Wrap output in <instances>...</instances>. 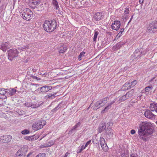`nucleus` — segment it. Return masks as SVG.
<instances>
[{"label":"nucleus","mask_w":157,"mask_h":157,"mask_svg":"<svg viewBox=\"0 0 157 157\" xmlns=\"http://www.w3.org/2000/svg\"><path fill=\"white\" fill-rule=\"evenodd\" d=\"M24 105L28 107H30L31 103L26 102L24 104Z\"/></svg>","instance_id":"nucleus-51"},{"label":"nucleus","mask_w":157,"mask_h":157,"mask_svg":"<svg viewBox=\"0 0 157 157\" xmlns=\"http://www.w3.org/2000/svg\"><path fill=\"white\" fill-rule=\"evenodd\" d=\"M85 52L82 51L81 52L78 56V60L79 61H80L82 59V57H83L85 56Z\"/></svg>","instance_id":"nucleus-32"},{"label":"nucleus","mask_w":157,"mask_h":157,"mask_svg":"<svg viewBox=\"0 0 157 157\" xmlns=\"http://www.w3.org/2000/svg\"><path fill=\"white\" fill-rule=\"evenodd\" d=\"M25 139L26 140H28L29 141H33L35 140V139L34 138V136H26Z\"/></svg>","instance_id":"nucleus-36"},{"label":"nucleus","mask_w":157,"mask_h":157,"mask_svg":"<svg viewBox=\"0 0 157 157\" xmlns=\"http://www.w3.org/2000/svg\"><path fill=\"white\" fill-rule=\"evenodd\" d=\"M29 133V131L27 129H24L21 131V133L23 135L27 134Z\"/></svg>","instance_id":"nucleus-42"},{"label":"nucleus","mask_w":157,"mask_h":157,"mask_svg":"<svg viewBox=\"0 0 157 157\" xmlns=\"http://www.w3.org/2000/svg\"><path fill=\"white\" fill-rule=\"evenodd\" d=\"M67 48L66 45L62 44L59 45L58 48V51L59 53H63L66 52Z\"/></svg>","instance_id":"nucleus-12"},{"label":"nucleus","mask_w":157,"mask_h":157,"mask_svg":"<svg viewBox=\"0 0 157 157\" xmlns=\"http://www.w3.org/2000/svg\"><path fill=\"white\" fill-rule=\"evenodd\" d=\"M33 14V12L30 9L27 8L26 11L23 12L21 14V17L24 19L29 21L32 18Z\"/></svg>","instance_id":"nucleus-5"},{"label":"nucleus","mask_w":157,"mask_h":157,"mask_svg":"<svg viewBox=\"0 0 157 157\" xmlns=\"http://www.w3.org/2000/svg\"><path fill=\"white\" fill-rule=\"evenodd\" d=\"M124 15H128L129 13V10L128 8H125L124 11Z\"/></svg>","instance_id":"nucleus-47"},{"label":"nucleus","mask_w":157,"mask_h":157,"mask_svg":"<svg viewBox=\"0 0 157 157\" xmlns=\"http://www.w3.org/2000/svg\"><path fill=\"white\" fill-rule=\"evenodd\" d=\"M40 4V0H30V6L32 8L34 9Z\"/></svg>","instance_id":"nucleus-9"},{"label":"nucleus","mask_w":157,"mask_h":157,"mask_svg":"<svg viewBox=\"0 0 157 157\" xmlns=\"http://www.w3.org/2000/svg\"><path fill=\"white\" fill-rule=\"evenodd\" d=\"M28 150V147L27 146L25 145L21 147L18 151H20V152L22 154L23 153L25 155L26 153L27 152Z\"/></svg>","instance_id":"nucleus-20"},{"label":"nucleus","mask_w":157,"mask_h":157,"mask_svg":"<svg viewBox=\"0 0 157 157\" xmlns=\"http://www.w3.org/2000/svg\"><path fill=\"white\" fill-rule=\"evenodd\" d=\"M124 29H121V30L120 31V32H119V34H120V35H121L122 33L124 32Z\"/></svg>","instance_id":"nucleus-59"},{"label":"nucleus","mask_w":157,"mask_h":157,"mask_svg":"<svg viewBox=\"0 0 157 157\" xmlns=\"http://www.w3.org/2000/svg\"><path fill=\"white\" fill-rule=\"evenodd\" d=\"M134 92V91L133 89L131 90L125 94L126 97H127L128 99L131 98L133 95Z\"/></svg>","instance_id":"nucleus-23"},{"label":"nucleus","mask_w":157,"mask_h":157,"mask_svg":"<svg viewBox=\"0 0 157 157\" xmlns=\"http://www.w3.org/2000/svg\"><path fill=\"white\" fill-rule=\"evenodd\" d=\"M121 26L120 22L119 21H116L112 23L111 25L112 29L116 30H117L120 28Z\"/></svg>","instance_id":"nucleus-11"},{"label":"nucleus","mask_w":157,"mask_h":157,"mask_svg":"<svg viewBox=\"0 0 157 157\" xmlns=\"http://www.w3.org/2000/svg\"><path fill=\"white\" fill-rule=\"evenodd\" d=\"M130 86V82H127L125 83L123 86L122 89L123 90H126L128 89H129L131 88Z\"/></svg>","instance_id":"nucleus-21"},{"label":"nucleus","mask_w":157,"mask_h":157,"mask_svg":"<svg viewBox=\"0 0 157 157\" xmlns=\"http://www.w3.org/2000/svg\"><path fill=\"white\" fill-rule=\"evenodd\" d=\"M7 91L6 89L3 88H0V95H4L6 94Z\"/></svg>","instance_id":"nucleus-29"},{"label":"nucleus","mask_w":157,"mask_h":157,"mask_svg":"<svg viewBox=\"0 0 157 157\" xmlns=\"http://www.w3.org/2000/svg\"><path fill=\"white\" fill-rule=\"evenodd\" d=\"M56 94V93L53 94H49L46 95L45 96V98L46 99L50 98L52 99L55 97Z\"/></svg>","instance_id":"nucleus-24"},{"label":"nucleus","mask_w":157,"mask_h":157,"mask_svg":"<svg viewBox=\"0 0 157 157\" xmlns=\"http://www.w3.org/2000/svg\"><path fill=\"white\" fill-rule=\"evenodd\" d=\"M103 16V14L101 12H97L95 14L94 18L96 21H99L101 19Z\"/></svg>","instance_id":"nucleus-16"},{"label":"nucleus","mask_w":157,"mask_h":157,"mask_svg":"<svg viewBox=\"0 0 157 157\" xmlns=\"http://www.w3.org/2000/svg\"><path fill=\"white\" fill-rule=\"evenodd\" d=\"M101 42V45L102 46H105L107 44V41L105 40L104 39L102 40Z\"/></svg>","instance_id":"nucleus-48"},{"label":"nucleus","mask_w":157,"mask_h":157,"mask_svg":"<svg viewBox=\"0 0 157 157\" xmlns=\"http://www.w3.org/2000/svg\"><path fill=\"white\" fill-rule=\"evenodd\" d=\"M6 136H3L0 137V143H5Z\"/></svg>","instance_id":"nucleus-39"},{"label":"nucleus","mask_w":157,"mask_h":157,"mask_svg":"<svg viewBox=\"0 0 157 157\" xmlns=\"http://www.w3.org/2000/svg\"><path fill=\"white\" fill-rule=\"evenodd\" d=\"M137 83V81L136 80H134L130 82V86L131 87H134Z\"/></svg>","instance_id":"nucleus-41"},{"label":"nucleus","mask_w":157,"mask_h":157,"mask_svg":"<svg viewBox=\"0 0 157 157\" xmlns=\"http://www.w3.org/2000/svg\"><path fill=\"white\" fill-rule=\"evenodd\" d=\"M61 103L59 104L56 107H55L54 109L52 110V112H55L56 111L61 107Z\"/></svg>","instance_id":"nucleus-38"},{"label":"nucleus","mask_w":157,"mask_h":157,"mask_svg":"<svg viewBox=\"0 0 157 157\" xmlns=\"http://www.w3.org/2000/svg\"><path fill=\"white\" fill-rule=\"evenodd\" d=\"M12 139V136H6L5 143H7L10 141Z\"/></svg>","instance_id":"nucleus-33"},{"label":"nucleus","mask_w":157,"mask_h":157,"mask_svg":"<svg viewBox=\"0 0 157 157\" xmlns=\"http://www.w3.org/2000/svg\"><path fill=\"white\" fill-rule=\"evenodd\" d=\"M52 89V86L45 85L44 86L38 88V90H39L40 91V93H45L51 90Z\"/></svg>","instance_id":"nucleus-7"},{"label":"nucleus","mask_w":157,"mask_h":157,"mask_svg":"<svg viewBox=\"0 0 157 157\" xmlns=\"http://www.w3.org/2000/svg\"><path fill=\"white\" fill-rule=\"evenodd\" d=\"M33 154V152H30L27 155V157H29L30 155H31Z\"/></svg>","instance_id":"nucleus-63"},{"label":"nucleus","mask_w":157,"mask_h":157,"mask_svg":"<svg viewBox=\"0 0 157 157\" xmlns=\"http://www.w3.org/2000/svg\"><path fill=\"white\" fill-rule=\"evenodd\" d=\"M40 147H40L41 148L48 147V146H47L46 144H43V145H41L40 146Z\"/></svg>","instance_id":"nucleus-58"},{"label":"nucleus","mask_w":157,"mask_h":157,"mask_svg":"<svg viewBox=\"0 0 157 157\" xmlns=\"http://www.w3.org/2000/svg\"><path fill=\"white\" fill-rule=\"evenodd\" d=\"M7 4L5 2L2 4L1 6H0V14L2 13L3 11L4 10L7 6Z\"/></svg>","instance_id":"nucleus-25"},{"label":"nucleus","mask_w":157,"mask_h":157,"mask_svg":"<svg viewBox=\"0 0 157 157\" xmlns=\"http://www.w3.org/2000/svg\"><path fill=\"white\" fill-rule=\"evenodd\" d=\"M127 99H128V98L127 97H126V94L124 95L120 98L119 100V102L120 103L121 101H124Z\"/></svg>","instance_id":"nucleus-34"},{"label":"nucleus","mask_w":157,"mask_h":157,"mask_svg":"<svg viewBox=\"0 0 157 157\" xmlns=\"http://www.w3.org/2000/svg\"><path fill=\"white\" fill-rule=\"evenodd\" d=\"M83 150L81 148L80 149H79L77 151V153H81Z\"/></svg>","instance_id":"nucleus-61"},{"label":"nucleus","mask_w":157,"mask_h":157,"mask_svg":"<svg viewBox=\"0 0 157 157\" xmlns=\"http://www.w3.org/2000/svg\"><path fill=\"white\" fill-rule=\"evenodd\" d=\"M138 129L139 137L144 141H146L149 135L152 134L154 131L153 124L147 121L140 123Z\"/></svg>","instance_id":"nucleus-1"},{"label":"nucleus","mask_w":157,"mask_h":157,"mask_svg":"<svg viewBox=\"0 0 157 157\" xmlns=\"http://www.w3.org/2000/svg\"><path fill=\"white\" fill-rule=\"evenodd\" d=\"M7 91V95L11 96L15 94L16 91V90L15 88H10L9 89H6Z\"/></svg>","instance_id":"nucleus-15"},{"label":"nucleus","mask_w":157,"mask_h":157,"mask_svg":"<svg viewBox=\"0 0 157 157\" xmlns=\"http://www.w3.org/2000/svg\"><path fill=\"white\" fill-rule=\"evenodd\" d=\"M130 157H138V156L136 154L132 153L131 154Z\"/></svg>","instance_id":"nucleus-52"},{"label":"nucleus","mask_w":157,"mask_h":157,"mask_svg":"<svg viewBox=\"0 0 157 157\" xmlns=\"http://www.w3.org/2000/svg\"><path fill=\"white\" fill-rule=\"evenodd\" d=\"M116 100H117V99L116 98H115L114 100H113V101H112L110 103H109L108 104L109 105H112L115 102V101H116Z\"/></svg>","instance_id":"nucleus-54"},{"label":"nucleus","mask_w":157,"mask_h":157,"mask_svg":"<svg viewBox=\"0 0 157 157\" xmlns=\"http://www.w3.org/2000/svg\"><path fill=\"white\" fill-rule=\"evenodd\" d=\"M136 132V131L134 129H132L131 130L130 133L132 135L134 134Z\"/></svg>","instance_id":"nucleus-57"},{"label":"nucleus","mask_w":157,"mask_h":157,"mask_svg":"<svg viewBox=\"0 0 157 157\" xmlns=\"http://www.w3.org/2000/svg\"><path fill=\"white\" fill-rule=\"evenodd\" d=\"M39 105H37L33 103H31L30 107L33 108H36L38 107Z\"/></svg>","instance_id":"nucleus-45"},{"label":"nucleus","mask_w":157,"mask_h":157,"mask_svg":"<svg viewBox=\"0 0 157 157\" xmlns=\"http://www.w3.org/2000/svg\"><path fill=\"white\" fill-rule=\"evenodd\" d=\"M10 45L9 43H3L0 44V49L2 50L4 52H6V50L10 48Z\"/></svg>","instance_id":"nucleus-8"},{"label":"nucleus","mask_w":157,"mask_h":157,"mask_svg":"<svg viewBox=\"0 0 157 157\" xmlns=\"http://www.w3.org/2000/svg\"><path fill=\"white\" fill-rule=\"evenodd\" d=\"M45 121L40 120L34 123L32 126V128L35 131H37L42 128L46 124Z\"/></svg>","instance_id":"nucleus-3"},{"label":"nucleus","mask_w":157,"mask_h":157,"mask_svg":"<svg viewBox=\"0 0 157 157\" xmlns=\"http://www.w3.org/2000/svg\"><path fill=\"white\" fill-rule=\"evenodd\" d=\"M46 155L45 153H40L38 154L36 156V157H45Z\"/></svg>","instance_id":"nucleus-43"},{"label":"nucleus","mask_w":157,"mask_h":157,"mask_svg":"<svg viewBox=\"0 0 157 157\" xmlns=\"http://www.w3.org/2000/svg\"><path fill=\"white\" fill-rule=\"evenodd\" d=\"M25 155L23 153L22 154L20 152V151H18L16 152L15 157H25Z\"/></svg>","instance_id":"nucleus-30"},{"label":"nucleus","mask_w":157,"mask_h":157,"mask_svg":"<svg viewBox=\"0 0 157 157\" xmlns=\"http://www.w3.org/2000/svg\"><path fill=\"white\" fill-rule=\"evenodd\" d=\"M31 77L33 78V79H35L37 80H39L40 79L37 77L34 76L33 75H31Z\"/></svg>","instance_id":"nucleus-49"},{"label":"nucleus","mask_w":157,"mask_h":157,"mask_svg":"<svg viewBox=\"0 0 157 157\" xmlns=\"http://www.w3.org/2000/svg\"><path fill=\"white\" fill-rule=\"evenodd\" d=\"M100 144L102 149L104 150L107 147L105 140L103 137H100L99 140Z\"/></svg>","instance_id":"nucleus-13"},{"label":"nucleus","mask_w":157,"mask_h":157,"mask_svg":"<svg viewBox=\"0 0 157 157\" xmlns=\"http://www.w3.org/2000/svg\"><path fill=\"white\" fill-rule=\"evenodd\" d=\"M29 45L28 44V45H26V46H24L23 47V48H24V50H26V49H28L29 48Z\"/></svg>","instance_id":"nucleus-53"},{"label":"nucleus","mask_w":157,"mask_h":157,"mask_svg":"<svg viewBox=\"0 0 157 157\" xmlns=\"http://www.w3.org/2000/svg\"><path fill=\"white\" fill-rule=\"evenodd\" d=\"M91 142V140H90L88 141L86 143L85 146V147H87L88 145Z\"/></svg>","instance_id":"nucleus-56"},{"label":"nucleus","mask_w":157,"mask_h":157,"mask_svg":"<svg viewBox=\"0 0 157 157\" xmlns=\"http://www.w3.org/2000/svg\"><path fill=\"white\" fill-rule=\"evenodd\" d=\"M108 99H109V98H104L100 100V102L101 104L103 105V106L106 103Z\"/></svg>","instance_id":"nucleus-27"},{"label":"nucleus","mask_w":157,"mask_h":157,"mask_svg":"<svg viewBox=\"0 0 157 157\" xmlns=\"http://www.w3.org/2000/svg\"><path fill=\"white\" fill-rule=\"evenodd\" d=\"M81 123L80 122H79L77 123L73 127V129H74L75 130H76V129L78 128L81 125Z\"/></svg>","instance_id":"nucleus-37"},{"label":"nucleus","mask_w":157,"mask_h":157,"mask_svg":"<svg viewBox=\"0 0 157 157\" xmlns=\"http://www.w3.org/2000/svg\"><path fill=\"white\" fill-rule=\"evenodd\" d=\"M20 115H23L24 113V112L23 111H20L18 113Z\"/></svg>","instance_id":"nucleus-60"},{"label":"nucleus","mask_w":157,"mask_h":157,"mask_svg":"<svg viewBox=\"0 0 157 157\" xmlns=\"http://www.w3.org/2000/svg\"><path fill=\"white\" fill-rule=\"evenodd\" d=\"M153 88L152 86H148L146 87L145 88V91L146 92H148L150 91V90H151Z\"/></svg>","instance_id":"nucleus-44"},{"label":"nucleus","mask_w":157,"mask_h":157,"mask_svg":"<svg viewBox=\"0 0 157 157\" xmlns=\"http://www.w3.org/2000/svg\"><path fill=\"white\" fill-rule=\"evenodd\" d=\"M98 32L96 30L94 31V35L93 38V41L95 42L96 41V39L98 35Z\"/></svg>","instance_id":"nucleus-31"},{"label":"nucleus","mask_w":157,"mask_h":157,"mask_svg":"<svg viewBox=\"0 0 157 157\" xmlns=\"http://www.w3.org/2000/svg\"><path fill=\"white\" fill-rule=\"evenodd\" d=\"M106 126L105 123H102L100 124V126L98 129V131L99 133H101L104 130L106 129Z\"/></svg>","instance_id":"nucleus-14"},{"label":"nucleus","mask_w":157,"mask_h":157,"mask_svg":"<svg viewBox=\"0 0 157 157\" xmlns=\"http://www.w3.org/2000/svg\"><path fill=\"white\" fill-rule=\"evenodd\" d=\"M17 49L18 50L20 51H24L23 47L22 46H20Z\"/></svg>","instance_id":"nucleus-55"},{"label":"nucleus","mask_w":157,"mask_h":157,"mask_svg":"<svg viewBox=\"0 0 157 157\" xmlns=\"http://www.w3.org/2000/svg\"><path fill=\"white\" fill-rule=\"evenodd\" d=\"M102 106L103 105L101 104L99 100L97 101L92 108L94 110H96Z\"/></svg>","instance_id":"nucleus-18"},{"label":"nucleus","mask_w":157,"mask_h":157,"mask_svg":"<svg viewBox=\"0 0 157 157\" xmlns=\"http://www.w3.org/2000/svg\"><path fill=\"white\" fill-rule=\"evenodd\" d=\"M8 59L10 61H12L13 59L18 56L19 52L15 49H11L8 51Z\"/></svg>","instance_id":"nucleus-4"},{"label":"nucleus","mask_w":157,"mask_h":157,"mask_svg":"<svg viewBox=\"0 0 157 157\" xmlns=\"http://www.w3.org/2000/svg\"><path fill=\"white\" fill-rule=\"evenodd\" d=\"M113 124V123L111 121H109L106 124V129H108L109 128H110L109 127L112 126Z\"/></svg>","instance_id":"nucleus-40"},{"label":"nucleus","mask_w":157,"mask_h":157,"mask_svg":"<svg viewBox=\"0 0 157 157\" xmlns=\"http://www.w3.org/2000/svg\"><path fill=\"white\" fill-rule=\"evenodd\" d=\"M52 3L53 5L54 6V8L56 9L57 10H59V6L57 0H52Z\"/></svg>","instance_id":"nucleus-22"},{"label":"nucleus","mask_w":157,"mask_h":157,"mask_svg":"<svg viewBox=\"0 0 157 157\" xmlns=\"http://www.w3.org/2000/svg\"><path fill=\"white\" fill-rule=\"evenodd\" d=\"M144 115L145 117L148 118H152L155 115L153 114L149 109H147L145 112Z\"/></svg>","instance_id":"nucleus-17"},{"label":"nucleus","mask_w":157,"mask_h":157,"mask_svg":"<svg viewBox=\"0 0 157 157\" xmlns=\"http://www.w3.org/2000/svg\"><path fill=\"white\" fill-rule=\"evenodd\" d=\"M55 143V141L54 140H51L49 141L46 143V144L47 146H48V147H50L52 146Z\"/></svg>","instance_id":"nucleus-28"},{"label":"nucleus","mask_w":157,"mask_h":157,"mask_svg":"<svg viewBox=\"0 0 157 157\" xmlns=\"http://www.w3.org/2000/svg\"><path fill=\"white\" fill-rule=\"evenodd\" d=\"M57 21L55 19L44 21L43 27L44 30L47 32H51L54 31L56 28Z\"/></svg>","instance_id":"nucleus-2"},{"label":"nucleus","mask_w":157,"mask_h":157,"mask_svg":"<svg viewBox=\"0 0 157 157\" xmlns=\"http://www.w3.org/2000/svg\"><path fill=\"white\" fill-rule=\"evenodd\" d=\"M121 155L122 157H128L129 155L128 151L124 150V151L121 153Z\"/></svg>","instance_id":"nucleus-26"},{"label":"nucleus","mask_w":157,"mask_h":157,"mask_svg":"<svg viewBox=\"0 0 157 157\" xmlns=\"http://www.w3.org/2000/svg\"><path fill=\"white\" fill-rule=\"evenodd\" d=\"M75 131V130L74 129H73V128H72V129L69 132L68 134L69 135H71L73 132L75 133V132H74Z\"/></svg>","instance_id":"nucleus-50"},{"label":"nucleus","mask_w":157,"mask_h":157,"mask_svg":"<svg viewBox=\"0 0 157 157\" xmlns=\"http://www.w3.org/2000/svg\"><path fill=\"white\" fill-rule=\"evenodd\" d=\"M157 31V21L152 22L149 24L147 27V32L152 33Z\"/></svg>","instance_id":"nucleus-6"},{"label":"nucleus","mask_w":157,"mask_h":157,"mask_svg":"<svg viewBox=\"0 0 157 157\" xmlns=\"http://www.w3.org/2000/svg\"><path fill=\"white\" fill-rule=\"evenodd\" d=\"M150 109L151 111L157 113V103H153L150 104Z\"/></svg>","instance_id":"nucleus-19"},{"label":"nucleus","mask_w":157,"mask_h":157,"mask_svg":"<svg viewBox=\"0 0 157 157\" xmlns=\"http://www.w3.org/2000/svg\"><path fill=\"white\" fill-rule=\"evenodd\" d=\"M113 130L111 128H109L108 129H105L106 136L108 139H110L113 137Z\"/></svg>","instance_id":"nucleus-10"},{"label":"nucleus","mask_w":157,"mask_h":157,"mask_svg":"<svg viewBox=\"0 0 157 157\" xmlns=\"http://www.w3.org/2000/svg\"><path fill=\"white\" fill-rule=\"evenodd\" d=\"M123 45V44H121V43H119L117 44L116 45V50L120 48H121V47Z\"/></svg>","instance_id":"nucleus-46"},{"label":"nucleus","mask_w":157,"mask_h":157,"mask_svg":"<svg viewBox=\"0 0 157 157\" xmlns=\"http://www.w3.org/2000/svg\"><path fill=\"white\" fill-rule=\"evenodd\" d=\"M86 147H85V146H84V145H82L81 147V148L82 149V150L84 149Z\"/></svg>","instance_id":"nucleus-64"},{"label":"nucleus","mask_w":157,"mask_h":157,"mask_svg":"<svg viewBox=\"0 0 157 157\" xmlns=\"http://www.w3.org/2000/svg\"><path fill=\"white\" fill-rule=\"evenodd\" d=\"M123 18L124 19L125 21H126L128 19V15H125L124 17H123Z\"/></svg>","instance_id":"nucleus-62"},{"label":"nucleus","mask_w":157,"mask_h":157,"mask_svg":"<svg viewBox=\"0 0 157 157\" xmlns=\"http://www.w3.org/2000/svg\"><path fill=\"white\" fill-rule=\"evenodd\" d=\"M110 108V106L108 104V105L106 106L103 110L101 111V113H105L107 112Z\"/></svg>","instance_id":"nucleus-35"}]
</instances>
